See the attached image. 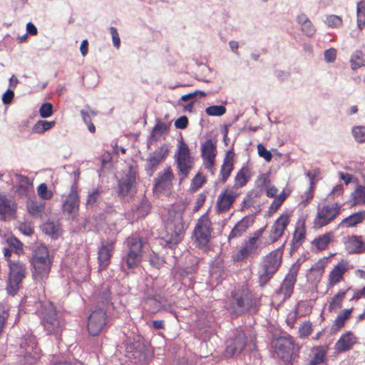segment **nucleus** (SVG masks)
<instances>
[{"label": "nucleus", "mask_w": 365, "mask_h": 365, "mask_svg": "<svg viewBox=\"0 0 365 365\" xmlns=\"http://www.w3.org/2000/svg\"><path fill=\"white\" fill-rule=\"evenodd\" d=\"M187 227L181 211H170L167 222V230L168 232H170L171 235L162 238L160 244L165 247H173L182 240Z\"/></svg>", "instance_id": "1"}, {"label": "nucleus", "mask_w": 365, "mask_h": 365, "mask_svg": "<svg viewBox=\"0 0 365 365\" xmlns=\"http://www.w3.org/2000/svg\"><path fill=\"white\" fill-rule=\"evenodd\" d=\"M257 306L258 299L253 295L247 286L232 292L230 307L236 314H242L252 309L256 311Z\"/></svg>", "instance_id": "2"}, {"label": "nucleus", "mask_w": 365, "mask_h": 365, "mask_svg": "<svg viewBox=\"0 0 365 365\" xmlns=\"http://www.w3.org/2000/svg\"><path fill=\"white\" fill-rule=\"evenodd\" d=\"M124 254L121 259V268L126 271L137 267L143 257V240L137 235L128 237L125 242Z\"/></svg>", "instance_id": "3"}, {"label": "nucleus", "mask_w": 365, "mask_h": 365, "mask_svg": "<svg viewBox=\"0 0 365 365\" xmlns=\"http://www.w3.org/2000/svg\"><path fill=\"white\" fill-rule=\"evenodd\" d=\"M41 324L49 334L57 335L65 327V322L57 312L55 306L51 302H46L41 305Z\"/></svg>", "instance_id": "4"}, {"label": "nucleus", "mask_w": 365, "mask_h": 365, "mask_svg": "<svg viewBox=\"0 0 365 365\" xmlns=\"http://www.w3.org/2000/svg\"><path fill=\"white\" fill-rule=\"evenodd\" d=\"M9 273L6 289L9 295H15L20 289L27 274L26 264L19 259L9 261Z\"/></svg>", "instance_id": "5"}, {"label": "nucleus", "mask_w": 365, "mask_h": 365, "mask_svg": "<svg viewBox=\"0 0 365 365\" xmlns=\"http://www.w3.org/2000/svg\"><path fill=\"white\" fill-rule=\"evenodd\" d=\"M125 356L133 363H145L153 356L150 346L140 338L125 341Z\"/></svg>", "instance_id": "6"}, {"label": "nucleus", "mask_w": 365, "mask_h": 365, "mask_svg": "<svg viewBox=\"0 0 365 365\" xmlns=\"http://www.w3.org/2000/svg\"><path fill=\"white\" fill-rule=\"evenodd\" d=\"M343 204L328 202L319 206L313 220L314 228H322L332 222L341 212Z\"/></svg>", "instance_id": "7"}, {"label": "nucleus", "mask_w": 365, "mask_h": 365, "mask_svg": "<svg viewBox=\"0 0 365 365\" xmlns=\"http://www.w3.org/2000/svg\"><path fill=\"white\" fill-rule=\"evenodd\" d=\"M212 232V222L207 214L202 215L197 221L193 237L199 247H205L210 242Z\"/></svg>", "instance_id": "8"}, {"label": "nucleus", "mask_w": 365, "mask_h": 365, "mask_svg": "<svg viewBox=\"0 0 365 365\" xmlns=\"http://www.w3.org/2000/svg\"><path fill=\"white\" fill-rule=\"evenodd\" d=\"M20 349V356L23 357L24 364H32L40 358L41 350L33 335H28L21 339Z\"/></svg>", "instance_id": "9"}, {"label": "nucleus", "mask_w": 365, "mask_h": 365, "mask_svg": "<svg viewBox=\"0 0 365 365\" xmlns=\"http://www.w3.org/2000/svg\"><path fill=\"white\" fill-rule=\"evenodd\" d=\"M102 192V190L98 188H95L88 192L86 203L87 210L92 212L99 210L108 213L114 212L113 205L103 200Z\"/></svg>", "instance_id": "10"}, {"label": "nucleus", "mask_w": 365, "mask_h": 365, "mask_svg": "<svg viewBox=\"0 0 365 365\" xmlns=\"http://www.w3.org/2000/svg\"><path fill=\"white\" fill-rule=\"evenodd\" d=\"M275 354L279 362L284 365L292 364L294 354V343L290 339L280 337L275 340Z\"/></svg>", "instance_id": "11"}, {"label": "nucleus", "mask_w": 365, "mask_h": 365, "mask_svg": "<svg viewBox=\"0 0 365 365\" xmlns=\"http://www.w3.org/2000/svg\"><path fill=\"white\" fill-rule=\"evenodd\" d=\"M80 198L77 190V184L74 182L69 193L66 195L63 203L62 209L64 215L74 219L78 214Z\"/></svg>", "instance_id": "12"}, {"label": "nucleus", "mask_w": 365, "mask_h": 365, "mask_svg": "<svg viewBox=\"0 0 365 365\" xmlns=\"http://www.w3.org/2000/svg\"><path fill=\"white\" fill-rule=\"evenodd\" d=\"M299 269V265L298 264H294L290 268L289 272L283 280L280 288L275 293L276 296L279 297L282 301H284L286 299L291 296L297 281V276Z\"/></svg>", "instance_id": "13"}, {"label": "nucleus", "mask_w": 365, "mask_h": 365, "mask_svg": "<svg viewBox=\"0 0 365 365\" xmlns=\"http://www.w3.org/2000/svg\"><path fill=\"white\" fill-rule=\"evenodd\" d=\"M247 344V336L242 330H237L234 335L226 341L225 354L227 357H232L242 352Z\"/></svg>", "instance_id": "14"}, {"label": "nucleus", "mask_w": 365, "mask_h": 365, "mask_svg": "<svg viewBox=\"0 0 365 365\" xmlns=\"http://www.w3.org/2000/svg\"><path fill=\"white\" fill-rule=\"evenodd\" d=\"M106 312L103 307L94 310L89 316L88 321V331L92 336L98 335L106 324Z\"/></svg>", "instance_id": "15"}, {"label": "nucleus", "mask_w": 365, "mask_h": 365, "mask_svg": "<svg viewBox=\"0 0 365 365\" xmlns=\"http://www.w3.org/2000/svg\"><path fill=\"white\" fill-rule=\"evenodd\" d=\"M350 269L348 261L342 259L330 270L327 282V289L333 288L344 279V274Z\"/></svg>", "instance_id": "16"}, {"label": "nucleus", "mask_w": 365, "mask_h": 365, "mask_svg": "<svg viewBox=\"0 0 365 365\" xmlns=\"http://www.w3.org/2000/svg\"><path fill=\"white\" fill-rule=\"evenodd\" d=\"M136 184V172L130 166L125 175L118 181V194L128 196L134 192Z\"/></svg>", "instance_id": "17"}, {"label": "nucleus", "mask_w": 365, "mask_h": 365, "mask_svg": "<svg viewBox=\"0 0 365 365\" xmlns=\"http://www.w3.org/2000/svg\"><path fill=\"white\" fill-rule=\"evenodd\" d=\"M216 145L212 143V140H207L202 145L201 155L203 158V164L205 168L214 175L213 166L215 159Z\"/></svg>", "instance_id": "18"}, {"label": "nucleus", "mask_w": 365, "mask_h": 365, "mask_svg": "<svg viewBox=\"0 0 365 365\" xmlns=\"http://www.w3.org/2000/svg\"><path fill=\"white\" fill-rule=\"evenodd\" d=\"M168 152L169 150L168 146L166 145H163L155 151L149 155L147 158L146 169L150 176L153 175L158 165L167 158Z\"/></svg>", "instance_id": "19"}, {"label": "nucleus", "mask_w": 365, "mask_h": 365, "mask_svg": "<svg viewBox=\"0 0 365 365\" xmlns=\"http://www.w3.org/2000/svg\"><path fill=\"white\" fill-rule=\"evenodd\" d=\"M113 245L114 242L112 240L102 242L98 252V267L100 271L106 269L109 265L113 250Z\"/></svg>", "instance_id": "20"}, {"label": "nucleus", "mask_w": 365, "mask_h": 365, "mask_svg": "<svg viewBox=\"0 0 365 365\" xmlns=\"http://www.w3.org/2000/svg\"><path fill=\"white\" fill-rule=\"evenodd\" d=\"M174 179V175L171 168L169 167L164 170L163 173H160L158 178L155 180L153 190L155 192H160L170 190L172 187V181Z\"/></svg>", "instance_id": "21"}, {"label": "nucleus", "mask_w": 365, "mask_h": 365, "mask_svg": "<svg viewBox=\"0 0 365 365\" xmlns=\"http://www.w3.org/2000/svg\"><path fill=\"white\" fill-rule=\"evenodd\" d=\"M52 262H31L33 279L43 284L48 278Z\"/></svg>", "instance_id": "22"}, {"label": "nucleus", "mask_w": 365, "mask_h": 365, "mask_svg": "<svg viewBox=\"0 0 365 365\" xmlns=\"http://www.w3.org/2000/svg\"><path fill=\"white\" fill-rule=\"evenodd\" d=\"M270 252L267 255L262 264V270L259 274L260 285L265 284L274 274V255Z\"/></svg>", "instance_id": "23"}, {"label": "nucleus", "mask_w": 365, "mask_h": 365, "mask_svg": "<svg viewBox=\"0 0 365 365\" xmlns=\"http://www.w3.org/2000/svg\"><path fill=\"white\" fill-rule=\"evenodd\" d=\"M344 245L349 254L365 252V242L361 235L348 236L344 241Z\"/></svg>", "instance_id": "24"}, {"label": "nucleus", "mask_w": 365, "mask_h": 365, "mask_svg": "<svg viewBox=\"0 0 365 365\" xmlns=\"http://www.w3.org/2000/svg\"><path fill=\"white\" fill-rule=\"evenodd\" d=\"M357 338L350 331H347L337 340L334 349L337 352H345L350 350L356 343Z\"/></svg>", "instance_id": "25"}, {"label": "nucleus", "mask_w": 365, "mask_h": 365, "mask_svg": "<svg viewBox=\"0 0 365 365\" xmlns=\"http://www.w3.org/2000/svg\"><path fill=\"white\" fill-rule=\"evenodd\" d=\"M328 349L324 346L312 348L309 359L304 365H322L327 359Z\"/></svg>", "instance_id": "26"}, {"label": "nucleus", "mask_w": 365, "mask_h": 365, "mask_svg": "<svg viewBox=\"0 0 365 365\" xmlns=\"http://www.w3.org/2000/svg\"><path fill=\"white\" fill-rule=\"evenodd\" d=\"M234 157L235 153L232 150H228L226 153L220 174V180L222 183H225L227 180L234 168Z\"/></svg>", "instance_id": "27"}, {"label": "nucleus", "mask_w": 365, "mask_h": 365, "mask_svg": "<svg viewBox=\"0 0 365 365\" xmlns=\"http://www.w3.org/2000/svg\"><path fill=\"white\" fill-rule=\"evenodd\" d=\"M16 204L11 199L5 195H0V215L1 220H5L7 217H11L16 213Z\"/></svg>", "instance_id": "28"}, {"label": "nucleus", "mask_w": 365, "mask_h": 365, "mask_svg": "<svg viewBox=\"0 0 365 365\" xmlns=\"http://www.w3.org/2000/svg\"><path fill=\"white\" fill-rule=\"evenodd\" d=\"M26 207L29 214L34 217H41L45 212L46 202L41 200L29 199Z\"/></svg>", "instance_id": "29"}, {"label": "nucleus", "mask_w": 365, "mask_h": 365, "mask_svg": "<svg viewBox=\"0 0 365 365\" xmlns=\"http://www.w3.org/2000/svg\"><path fill=\"white\" fill-rule=\"evenodd\" d=\"M272 178V173L267 172L259 175L256 182L260 192L265 191L269 197H274V187L271 186Z\"/></svg>", "instance_id": "30"}, {"label": "nucleus", "mask_w": 365, "mask_h": 365, "mask_svg": "<svg viewBox=\"0 0 365 365\" xmlns=\"http://www.w3.org/2000/svg\"><path fill=\"white\" fill-rule=\"evenodd\" d=\"M30 262H52V257L49 255L47 247L43 245L35 247L31 253Z\"/></svg>", "instance_id": "31"}, {"label": "nucleus", "mask_w": 365, "mask_h": 365, "mask_svg": "<svg viewBox=\"0 0 365 365\" xmlns=\"http://www.w3.org/2000/svg\"><path fill=\"white\" fill-rule=\"evenodd\" d=\"M351 207L365 205V185H357L351 192L349 200Z\"/></svg>", "instance_id": "32"}, {"label": "nucleus", "mask_w": 365, "mask_h": 365, "mask_svg": "<svg viewBox=\"0 0 365 365\" xmlns=\"http://www.w3.org/2000/svg\"><path fill=\"white\" fill-rule=\"evenodd\" d=\"M236 197L237 195L235 193L233 192H228L227 190H225V192L220 194L218 196L217 201L218 210L221 212L229 210L230 206L234 202Z\"/></svg>", "instance_id": "33"}, {"label": "nucleus", "mask_w": 365, "mask_h": 365, "mask_svg": "<svg viewBox=\"0 0 365 365\" xmlns=\"http://www.w3.org/2000/svg\"><path fill=\"white\" fill-rule=\"evenodd\" d=\"M364 220H365V210L353 213L344 218L339 224V227L346 228L353 227L361 223Z\"/></svg>", "instance_id": "34"}, {"label": "nucleus", "mask_w": 365, "mask_h": 365, "mask_svg": "<svg viewBox=\"0 0 365 365\" xmlns=\"http://www.w3.org/2000/svg\"><path fill=\"white\" fill-rule=\"evenodd\" d=\"M297 21L300 25L302 32L307 36H312L316 32V29L305 14H300L297 16Z\"/></svg>", "instance_id": "35"}, {"label": "nucleus", "mask_w": 365, "mask_h": 365, "mask_svg": "<svg viewBox=\"0 0 365 365\" xmlns=\"http://www.w3.org/2000/svg\"><path fill=\"white\" fill-rule=\"evenodd\" d=\"M177 168L179 171L180 182L187 178L193 165V159H175Z\"/></svg>", "instance_id": "36"}, {"label": "nucleus", "mask_w": 365, "mask_h": 365, "mask_svg": "<svg viewBox=\"0 0 365 365\" xmlns=\"http://www.w3.org/2000/svg\"><path fill=\"white\" fill-rule=\"evenodd\" d=\"M291 213L286 211L275 220V240L281 237L289 223Z\"/></svg>", "instance_id": "37"}, {"label": "nucleus", "mask_w": 365, "mask_h": 365, "mask_svg": "<svg viewBox=\"0 0 365 365\" xmlns=\"http://www.w3.org/2000/svg\"><path fill=\"white\" fill-rule=\"evenodd\" d=\"M349 289H351V287L346 289H340L331 298L328 308L329 312L336 311L341 308L346 294Z\"/></svg>", "instance_id": "38"}, {"label": "nucleus", "mask_w": 365, "mask_h": 365, "mask_svg": "<svg viewBox=\"0 0 365 365\" xmlns=\"http://www.w3.org/2000/svg\"><path fill=\"white\" fill-rule=\"evenodd\" d=\"M333 239L334 235L332 232H326L315 238L312 244L317 251H322L328 247Z\"/></svg>", "instance_id": "39"}, {"label": "nucleus", "mask_w": 365, "mask_h": 365, "mask_svg": "<svg viewBox=\"0 0 365 365\" xmlns=\"http://www.w3.org/2000/svg\"><path fill=\"white\" fill-rule=\"evenodd\" d=\"M354 307L342 309L334 319L331 329L337 331L341 329L347 319L351 317Z\"/></svg>", "instance_id": "40"}, {"label": "nucleus", "mask_w": 365, "mask_h": 365, "mask_svg": "<svg viewBox=\"0 0 365 365\" xmlns=\"http://www.w3.org/2000/svg\"><path fill=\"white\" fill-rule=\"evenodd\" d=\"M306 237V228L304 222L299 223L295 227L292 237V245L299 247L304 242Z\"/></svg>", "instance_id": "41"}, {"label": "nucleus", "mask_w": 365, "mask_h": 365, "mask_svg": "<svg viewBox=\"0 0 365 365\" xmlns=\"http://www.w3.org/2000/svg\"><path fill=\"white\" fill-rule=\"evenodd\" d=\"M20 185L16 188V192L20 196H26L31 190L32 183L26 176L19 175Z\"/></svg>", "instance_id": "42"}, {"label": "nucleus", "mask_w": 365, "mask_h": 365, "mask_svg": "<svg viewBox=\"0 0 365 365\" xmlns=\"http://www.w3.org/2000/svg\"><path fill=\"white\" fill-rule=\"evenodd\" d=\"M250 226L249 219L244 217L237 222L229 235V239L240 237Z\"/></svg>", "instance_id": "43"}, {"label": "nucleus", "mask_w": 365, "mask_h": 365, "mask_svg": "<svg viewBox=\"0 0 365 365\" xmlns=\"http://www.w3.org/2000/svg\"><path fill=\"white\" fill-rule=\"evenodd\" d=\"M250 178V171L247 167H243L235 177L234 187H241L246 185Z\"/></svg>", "instance_id": "44"}, {"label": "nucleus", "mask_w": 365, "mask_h": 365, "mask_svg": "<svg viewBox=\"0 0 365 365\" xmlns=\"http://www.w3.org/2000/svg\"><path fill=\"white\" fill-rule=\"evenodd\" d=\"M98 303H101L103 306L112 305L110 301V290L108 287H103L96 294Z\"/></svg>", "instance_id": "45"}, {"label": "nucleus", "mask_w": 365, "mask_h": 365, "mask_svg": "<svg viewBox=\"0 0 365 365\" xmlns=\"http://www.w3.org/2000/svg\"><path fill=\"white\" fill-rule=\"evenodd\" d=\"M292 192V187L287 185L279 195H275V212L282 205L286 198L291 195Z\"/></svg>", "instance_id": "46"}, {"label": "nucleus", "mask_w": 365, "mask_h": 365, "mask_svg": "<svg viewBox=\"0 0 365 365\" xmlns=\"http://www.w3.org/2000/svg\"><path fill=\"white\" fill-rule=\"evenodd\" d=\"M356 13L357 26L360 30H362L365 27V1L364 0L357 4Z\"/></svg>", "instance_id": "47"}, {"label": "nucleus", "mask_w": 365, "mask_h": 365, "mask_svg": "<svg viewBox=\"0 0 365 365\" xmlns=\"http://www.w3.org/2000/svg\"><path fill=\"white\" fill-rule=\"evenodd\" d=\"M352 69H356L365 66V55L359 51L354 53L350 59Z\"/></svg>", "instance_id": "48"}, {"label": "nucleus", "mask_w": 365, "mask_h": 365, "mask_svg": "<svg viewBox=\"0 0 365 365\" xmlns=\"http://www.w3.org/2000/svg\"><path fill=\"white\" fill-rule=\"evenodd\" d=\"M193 159L192 156H190V149L188 145L183 141V139L179 142L178 152L175 154V159Z\"/></svg>", "instance_id": "49"}, {"label": "nucleus", "mask_w": 365, "mask_h": 365, "mask_svg": "<svg viewBox=\"0 0 365 365\" xmlns=\"http://www.w3.org/2000/svg\"><path fill=\"white\" fill-rule=\"evenodd\" d=\"M264 230H265V227L257 230L255 233L254 236L250 237L249 239V240L245 242L244 247L247 248L252 252H254L257 247V241L259 238V237L262 235V234L264 231Z\"/></svg>", "instance_id": "50"}, {"label": "nucleus", "mask_w": 365, "mask_h": 365, "mask_svg": "<svg viewBox=\"0 0 365 365\" xmlns=\"http://www.w3.org/2000/svg\"><path fill=\"white\" fill-rule=\"evenodd\" d=\"M55 125V121L38 120L33 127V131L36 133H42Z\"/></svg>", "instance_id": "51"}, {"label": "nucleus", "mask_w": 365, "mask_h": 365, "mask_svg": "<svg viewBox=\"0 0 365 365\" xmlns=\"http://www.w3.org/2000/svg\"><path fill=\"white\" fill-rule=\"evenodd\" d=\"M321 173H322L321 170L319 168H313L312 170H308L306 173V176L309 178V185L311 186L316 187L317 182L320 179H322V178L320 177Z\"/></svg>", "instance_id": "52"}, {"label": "nucleus", "mask_w": 365, "mask_h": 365, "mask_svg": "<svg viewBox=\"0 0 365 365\" xmlns=\"http://www.w3.org/2000/svg\"><path fill=\"white\" fill-rule=\"evenodd\" d=\"M150 210V203L146 198H143L137 207V214L139 217L146 216Z\"/></svg>", "instance_id": "53"}, {"label": "nucleus", "mask_w": 365, "mask_h": 365, "mask_svg": "<svg viewBox=\"0 0 365 365\" xmlns=\"http://www.w3.org/2000/svg\"><path fill=\"white\" fill-rule=\"evenodd\" d=\"M351 133L356 142L359 143L365 142V126H354Z\"/></svg>", "instance_id": "54"}, {"label": "nucleus", "mask_w": 365, "mask_h": 365, "mask_svg": "<svg viewBox=\"0 0 365 365\" xmlns=\"http://www.w3.org/2000/svg\"><path fill=\"white\" fill-rule=\"evenodd\" d=\"M324 22L329 27L336 28L342 25L343 20L341 16L331 14L327 16Z\"/></svg>", "instance_id": "55"}, {"label": "nucleus", "mask_w": 365, "mask_h": 365, "mask_svg": "<svg viewBox=\"0 0 365 365\" xmlns=\"http://www.w3.org/2000/svg\"><path fill=\"white\" fill-rule=\"evenodd\" d=\"M205 112L208 115L221 116L226 112V108L223 106H211L205 109Z\"/></svg>", "instance_id": "56"}, {"label": "nucleus", "mask_w": 365, "mask_h": 365, "mask_svg": "<svg viewBox=\"0 0 365 365\" xmlns=\"http://www.w3.org/2000/svg\"><path fill=\"white\" fill-rule=\"evenodd\" d=\"M315 187L309 185L308 189L301 195V204L303 206H307L314 197Z\"/></svg>", "instance_id": "57"}, {"label": "nucleus", "mask_w": 365, "mask_h": 365, "mask_svg": "<svg viewBox=\"0 0 365 365\" xmlns=\"http://www.w3.org/2000/svg\"><path fill=\"white\" fill-rule=\"evenodd\" d=\"M312 332V324L309 321L304 322L299 328L300 338H307Z\"/></svg>", "instance_id": "58"}, {"label": "nucleus", "mask_w": 365, "mask_h": 365, "mask_svg": "<svg viewBox=\"0 0 365 365\" xmlns=\"http://www.w3.org/2000/svg\"><path fill=\"white\" fill-rule=\"evenodd\" d=\"M149 262L153 267L158 269H159L165 263L163 258L155 252H152L149 255Z\"/></svg>", "instance_id": "59"}, {"label": "nucleus", "mask_w": 365, "mask_h": 365, "mask_svg": "<svg viewBox=\"0 0 365 365\" xmlns=\"http://www.w3.org/2000/svg\"><path fill=\"white\" fill-rule=\"evenodd\" d=\"M37 192L42 200H49L53 197V192L48 190L47 185L45 183L38 185Z\"/></svg>", "instance_id": "60"}, {"label": "nucleus", "mask_w": 365, "mask_h": 365, "mask_svg": "<svg viewBox=\"0 0 365 365\" xmlns=\"http://www.w3.org/2000/svg\"><path fill=\"white\" fill-rule=\"evenodd\" d=\"M252 252L250 251L245 247H242L237 251L235 255H233L232 257L235 261H242L247 259Z\"/></svg>", "instance_id": "61"}, {"label": "nucleus", "mask_w": 365, "mask_h": 365, "mask_svg": "<svg viewBox=\"0 0 365 365\" xmlns=\"http://www.w3.org/2000/svg\"><path fill=\"white\" fill-rule=\"evenodd\" d=\"M205 182V178L201 173H198L192 180L191 188L196 190L201 187Z\"/></svg>", "instance_id": "62"}, {"label": "nucleus", "mask_w": 365, "mask_h": 365, "mask_svg": "<svg viewBox=\"0 0 365 365\" xmlns=\"http://www.w3.org/2000/svg\"><path fill=\"white\" fill-rule=\"evenodd\" d=\"M81 115L83 122L88 124L91 123L92 116H96L97 113L88 107L81 110Z\"/></svg>", "instance_id": "63"}, {"label": "nucleus", "mask_w": 365, "mask_h": 365, "mask_svg": "<svg viewBox=\"0 0 365 365\" xmlns=\"http://www.w3.org/2000/svg\"><path fill=\"white\" fill-rule=\"evenodd\" d=\"M40 115L46 118L50 117L53 113V106L49 103H44L41 105L39 109Z\"/></svg>", "instance_id": "64"}]
</instances>
